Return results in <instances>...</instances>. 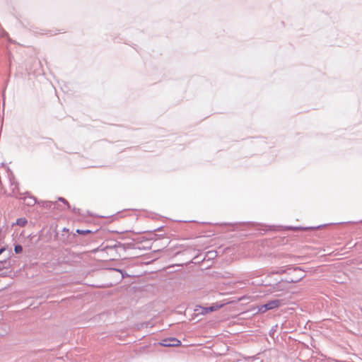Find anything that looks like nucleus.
Masks as SVG:
<instances>
[{
	"label": "nucleus",
	"instance_id": "nucleus-6",
	"mask_svg": "<svg viewBox=\"0 0 362 362\" xmlns=\"http://www.w3.org/2000/svg\"><path fill=\"white\" fill-rule=\"evenodd\" d=\"M25 202L28 206H33L36 203V199L30 195H27L24 197Z\"/></svg>",
	"mask_w": 362,
	"mask_h": 362
},
{
	"label": "nucleus",
	"instance_id": "nucleus-15",
	"mask_svg": "<svg viewBox=\"0 0 362 362\" xmlns=\"http://www.w3.org/2000/svg\"><path fill=\"white\" fill-rule=\"evenodd\" d=\"M286 228L288 229V230H296L300 229V228H298V227H286Z\"/></svg>",
	"mask_w": 362,
	"mask_h": 362
},
{
	"label": "nucleus",
	"instance_id": "nucleus-2",
	"mask_svg": "<svg viewBox=\"0 0 362 362\" xmlns=\"http://www.w3.org/2000/svg\"><path fill=\"white\" fill-rule=\"evenodd\" d=\"M161 346L165 347L178 346L181 344V341L175 337H170L163 339L160 343Z\"/></svg>",
	"mask_w": 362,
	"mask_h": 362
},
{
	"label": "nucleus",
	"instance_id": "nucleus-17",
	"mask_svg": "<svg viewBox=\"0 0 362 362\" xmlns=\"http://www.w3.org/2000/svg\"><path fill=\"white\" fill-rule=\"evenodd\" d=\"M117 271H118V272H119L122 274V276L124 277V273H123V271H122V270H121V269H117Z\"/></svg>",
	"mask_w": 362,
	"mask_h": 362
},
{
	"label": "nucleus",
	"instance_id": "nucleus-3",
	"mask_svg": "<svg viewBox=\"0 0 362 362\" xmlns=\"http://www.w3.org/2000/svg\"><path fill=\"white\" fill-rule=\"evenodd\" d=\"M282 304L283 300L280 299H274L267 302V305L271 310L279 308Z\"/></svg>",
	"mask_w": 362,
	"mask_h": 362
},
{
	"label": "nucleus",
	"instance_id": "nucleus-16",
	"mask_svg": "<svg viewBox=\"0 0 362 362\" xmlns=\"http://www.w3.org/2000/svg\"><path fill=\"white\" fill-rule=\"evenodd\" d=\"M5 250H6V249H5V247H1V248L0 249V255L3 253V252H4V251H5Z\"/></svg>",
	"mask_w": 362,
	"mask_h": 362
},
{
	"label": "nucleus",
	"instance_id": "nucleus-14",
	"mask_svg": "<svg viewBox=\"0 0 362 362\" xmlns=\"http://www.w3.org/2000/svg\"><path fill=\"white\" fill-rule=\"evenodd\" d=\"M276 327H277V325L272 327V328L271 329V330L269 332L270 335L274 334V332H276Z\"/></svg>",
	"mask_w": 362,
	"mask_h": 362
},
{
	"label": "nucleus",
	"instance_id": "nucleus-13",
	"mask_svg": "<svg viewBox=\"0 0 362 362\" xmlns=\"http://www.w3.org/2000/svg\"><path fill=\"white\" fill-rule=\"evenodd\" d=\"M59 201L63 202L64 204H65L68 208H70V205L69 204V202L63 197H59Z\"/></svg>",
	"mask_w": 362,
	"mask_h": 362
},
{
	"label": "nucleus",
	"instance_id": "nucleus-1",
	"mask_svg": "<svg viewBox=\"0 0 362 362\" xmlns=\"http://www.w3.org/2000/svg\"><path fill=\"white\" fill-rule=\"evenodd\" d=\"M288 276L285 279L287 283H297L305 276V272L300 267H291L284 271Z\"/></svg>",
	"mask_w": 362,
	"mask_h": 362
},
{
	"label": "nucleus",
	"instance_id": "nucleus-18",
	"mask_svg": "<svg viewBox=\"0 0 362 362\" xmlns=\"http://www.w3.org/2000/svg\"><path fill=\"white\" fill-rule=\"evenodd\" d=\"M209 310H210L211 311L214 310V308H213V307H210V308H209Z\"/></svg>",
	"mask_w": 362,
	"mask_h": 362
},
{
	"label": "nucleus",
	"instance_id": "nucleus-4",
	"mask_svg": "<svg viewBox=\"0 0 362 362\" xmlns=\"http://www.w3.org/2000/svg\"><path fill=\"white\" fill-rule=\"evenodd\" d=\"M11 267V263L9 258L0 260V270L4 269H8Z\"/></svg>",
	"mask_w": 362,
	"mask_h": 362
},
{
	"label": "nucleus",
	"instance_id": "nucleus-10",
	"mask_svg": "<svg viewBox=\"0 0 362 362\" xmlns=\"http://www.w3.org/2000/svg\"><path fill=\"white\" fill-rule=\"evenodd\" d=\"M76 233H78V234H81V235H86V234H89V233H91L92 231L90 230H81V229H77L76 230Z\"/></svg>",
	"mask_w": 362,
	"mask_h": 362
},
{
	"label": "nucleus",
	"instance_id": "nucleus-9",
	"mask_svg": "<svg viewBox=\"0 0 362 362\" xmlns=\"http://www.w3.org/2000/svg\"><path fill=\"white\" fill-rule=\"evenodd\" d=\"M206 257L208 259H214L216 257V251L211 250L206 252Z\"/></svg>",
	"mask_w": 362,
	"mask_h": 362
},
{
	"label": "nucleus",
	"instance_id": "nucleus-8",
	"mask_svg": "<svg viewBox=\"0 0 362 362\" xmlns=\"http://www.w3.org/2000/svg\"><path fill=\"white\" fill-rule=\"evenodd\" d=\"M27 223H28V221L25 218H19L16 220V222L15 224L23 227V226H25Z\"/></svg>",
	"mask_w": 362,
	"mask_h": 362
},
{
	"label": "nucleus",
	"instance_id": "nucleus-12",
	"mask_svg": "<svg viewBox=\"0 0 362 362\" xmlns=\"http://www.w3.org/2000/svg\"><path fill=\"white\" fill-rule=\"evenodd\" d=\"M271 310V309L268 307V305H267V303H265V304H264V305H261V307H260V308H259V310L260 312H262V313H264V312H266L267 310Z\"/></svg>",
	"mask_w": 362,
	"mask_h": 362
},
{
	"label": "nucleus",
	"instance_id": "nucleus-5",
	"mask_svg": "<svg viewBox=\"0 0 362 362\" xmlns=\"http://www.w3.org/2000/svg\"><path fill=\"white\" fill-rule=\"evenodd\" d=\"M114 248L116 249L117 252L120 251H125L127 248H131V244H129L127 246H126L124 244H122L121 243H116L114 246Z\"/></svg>",
	"mask_w": 362,
	"mask_h": 362
},
{
	"label": "nucleus",
	"instance_id": "nucleus-7",
	"mask_svg": "<svg viewBox=\"0 0 362 362\" xmlns=\"http://www.w3.org/2000/svg\"><path fill=\"white\" fill-rule=\"evenodd\" d=\"M42 206L46 208H51L52 206L54 208H57V202L51 201H45L42 202Z\"/></svg>",
	"mask_w": 362,
	"mask_h": 362
},
{
	"label": "nucleus",
	"instance_id": "nucleus-11",
	"mask_svg": "<svg viewBox=\"0 0 362 362\" xmlns=\"http://www.w3.org/2000/svg\"><path fill=\"white\" fill-rule=\"evenodd\" d=\"M14 251L16 254H20L23 251V247L21 245H16L14 246Z\"/></svg>",
	"mask_w": 362,
	"mask_h": 362
}]
</instances>
